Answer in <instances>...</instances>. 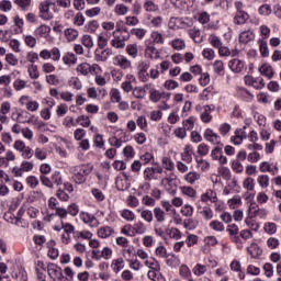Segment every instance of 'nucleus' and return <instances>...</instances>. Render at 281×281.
<instances>
[{
	"instance_id": "obj_10",
	"label": "nucleus",
	"mask_w": 281,
	"mask_h": 281,
	"mask_svg": "<svg viewBox=\"0 0 281 281\" xmlns=\"http://www.w3.org/2000/svg\"><path fill=\"white\" fill-rule=\"evenodd\" d=\"M244 82L247 87H252V89H257L258 91L265 89V79L262 77L246 75L244 77Z\"/></svg>"
},
{
	"instance_id": "obj_21",
	"label": "nucleus",
	"mask_w": 281,
	"mask_h": 281,
	"mask_svg": "<svg viewBox=\"0 0 281 281\" xmlns=\"http://www.w3.org/2000/svg\"><path fill=\"white\" fill-rule=\"evenodd\" d=\"M228 68L233 74H240L245 69V60L234 58L228 61Z\"/></svg>"
},
{
	"instance_id": "obj_12",
	"label": "nucleus",
	"mask_w": 281,
	"mask_h": 281,
	"mask_svg": "<svg viewBox=\"0 0 281 281\" xmlns=\"http://www.w3.org/2000/svg\"><path fill=\"white\" fill-rule=\"evenodd\" d=\"M79 218L82 221V223H85V225H88V227L95 228L100 226V221L97 218V216L89 212H80Z\"/></svg>"
},
{
	"instance_id": "obj_6",
	"label": "nucleus",
	"mask_w": 281,
	"mask_h": 281,
	"mask_svg": "<svg viewBox=\"0 0 281 281\" xmlns=\"http://www.w3.org/2000/svg\"><path fill=\"white\" fill-rule=\"evenodd\" d=\"M157 175H164V167H161V165L145 168L143 171V179L144 181H157V179H159Z\"/></svg>"
},
{
	"instance_id": "obj_19",
	"label": "nucleus",
	"mask_w": 281,
	"mask_h": 281,
	"mask_svg": "<svg viewBox=\"0 0 281 281\" xmlns=\"http://www.w3.org/2000/svg\"><path fill=\"white\" fill-rule=\"evenodd\" d=\"M11 120L13 122H19V124H30V119H27V111L21 109L11 114Z\"/></svg>"
},
{
	"instance_id": "obj_31",
	"label": "nucleus",
	"mask_w": 281,
	"mask_h": 281,
	"mask_svg": "<svg viewBox=\"0 0 281 281\" xmlns=\"http://www.w3.org/2000/svg\"><path fill=\"white\" fill-rule=\"evenodd\" d=\"M226 232L229 235L231 240H233V243H238L239 238H238V234L240 233V228H238V225L236 224H229L226 227Z\"/></svg>"
},
{
	"instance_id": "obj_9",
	"label": "nucleus",
	"mask_w": 281,
	"mask_h": 281,
	"mask_svg": "<svg viewBox=\"0 0 281 281\" xmlns=\"http://www.w3.org/2000/svg\"><path fill=\"white\" fill-rule=\"evenodd\" d=\"M112 63L115 67H120V69H123V71H128L133 69V63L131 61V59L122 54L115 55L112 58Z\"/></svg>"
},
{
	"instance_id": "obj_17",
	"label": "nucleus",
	"mask_w": 281,
	"mask_h": 281,
	"mask_svg": "<svg viewBox=\"0 0 281 281\" xmlns=\"http://www.w3.org/2000/svg\"><path fill=\"white\" fill-rule=\"evenodd\" d=\"M209 201L211 203H216V201H218V195L216 194V191L212 189H206V191L200 195V200H198L196 203H200L201 205V203H209Z\"/></svg>"
},
{
	"instance_id": "obj_45",
	"label": "nucleus",
	"mask_w": 281,
	"mask_h": 281,
	"mask_svg": "<svg viewBox=\"0 0 281 281\" xmlns=\"http://www.w3.org/2000/svg\"><path fill=\"white\" fill-rule=\"evenodd\" d=\"M76 71L79 74V76H89V74H91V64L81 63L77 65Z\"/></svg>"
},
{
	"instance_id": "obj_27",
	"label": "nucleus",
	"mask_w": 281,
	"mask_h": 281,
	"mask_svg": "<svg viewBox=\"0 0 281 281\" xmlns=\"http://www.w3.org/2000/svg\"><path fill=\"white\" fill-rule=\"evenodd\" d=\"M188 34L196 45H201V43H203V35L201 34V30L196 26L189 29Z\"/></svg>"
},
{
	"instance_id": "obj_64",
	"label": "nucleus",
	"mask_w": 281,
	"mask_h": 281,
	"mask_svg": "<svg viewBox=\"0 0 281 281\" xmlns=\"http://www.w3.org/2000/svg\"><path fill=\"white\" fill-rule=\"evenodd\" d=\"M68 86L76 89V91H80L82 89V81L78 77H70L68 79Z\"/></svg>"
},
{
	"instance_id": "obj_22",
	"label": "nucleus",
	"mask_w": 281,
	"mask_h": 281,
	"mask_svg": "<svg viewBox=\"0 0 281 281\" xmlns=\"http://www.w3.org/2000/svg\"><path fill=\"white\" fill-rule=\"evenodd\" d=\"M93 164L88 162V164H81V165H76L70 167V170H77V172H80L85 175L86 177H89L91 172H93Z\"/></svg>"
},
{
	"instance_id": "obj_28",
	"label": "nucleus",
	"mask_w": 281,
	"mask_h": 281,
	"mask_svg": "<svg viewBox=\"0 0 281 281\" xmlns=\"http://www.w3.org/2000/svg\"><path fill=\"white\" fill-rule=\"evenodd\" d=\"M155 54H159V52L157 50V47H155V44H153V42H150V40H146L145 41L146 58H150L153 60V58H155Z\"/></svg>"
},
{
	"instance_id": "obj_5",
	"label": "nucleus",
	"mask_w": 281,
	"mask_h": 281,
	"mask_svg": "<svg viewBox=\"0 0 281 281\" xmlns=\"http://www.w3.org/2000/svg\"><path fill=\"white\" fill-rule=\"evenodd\" d=\"M56 5L52 0H44L40 3V19L43 21H52L54 19V12L49 8Z\"/></svg>"
},
{
	"instance_id": "obj_51",
	"label": "nucleus",
	"mask_w": 281,
	"mask_h": 281,
	"mask_svg": "<svg viewBox=\"0 0 281 281\" xmlns=\"http://www.w3.org/2000/svg\"><path fill=\"white\" fill-rule=\"evenodd\" d=\"M243 188L248 192H254L256 190V180L249 176L246 177L243 181Z\"/></svg>"
},
{
	"instance_id": "obj_42",
	"label": "nucleus",
	"mask_w": 281,
	"mask_h": 281,
	"mask_svg": "<svg viewBox=\"0 0 281 281\" xmlns=\"http://www.w3.org/2000/svg\"><path fill=\"white\" fill-rule=\"evenodd\" d=\"M101 27L103 32L101 34H108V36H112L111 32H115L117 27L115 26V22L113 21H104L101 23Z\"/></svg>"
},
{
	"instance_id": "obj_55",
	"label": "nucleus",
	"mask_w": 281,
	"mask_h": 281,
	"mask_svg": "<svg viewBox=\"0 0 281 281\" xmlns=\"http://www.w3.org/2000/svg\"><path fill=\"white\" fill-rule=\"evenodd\" d=\"M133 227H134L135 236H137V235L142 236V235L146 234V232H148L146 224H144V222H142V221L136 222L133 225Z\"/></svg>"
},
{
	"instance_id": "obj_56",
	"label": "nucleus",
	"mask_w": 281,
	"mask_h": 281,
	"mask_svg": "<svg viewBox=\"0 0 281 281\" xmlns=\"http://www.w3.org/2000/svg\"><path fill=\"white\" fill-rule=\"evenodd\" d=\"M257 183L260 188H262V190H267V188H269V183H270V178L269 175H259L257 177Z\"/></svg>"
},
{
	"instance_id": "obj_8",
	"label": "nucleus",
	"mask_w": 281,
	"mask_h": 281,
	"mask_svg": "<svg viewBox=\"0 0 281 281\" xmlns=\"http://www.w3.org/2000/svg\"><path fill=\"white\" fill-rule=\"evenodd\" d=\"M47 273L53 281H67V278L63 274V268L56 263H48Z\"/></svg>"
},
{
	"instance_id": "obj_14",
	"label": "nucleus",
	"mask_w": 281,
	"mask_h": 281,
	"mask_svg": "<svg viewBox=\"0 0 281 281\" xmlns=\"http://www.w3.org/2000/svg\"><path fill=\"white\" fill-rule=\"evenodd\" d=\"M171 95L172 94L170 92H166V91L161 92L156 88H151L149 90V100L154 104H157V102H159L160 100H168Z\"/></svg>"
},
{
	"instance_id": "obj_50",
	"label": "nucleus",
	"mask_w": 281,
	"mask_h": 281,
	"mask_svg": "<svg viewBox=\"0 0 281 281\" xmlns=\"http://www.w3.org/2000/svg\"><path fill=\"white\" fill-rule=\"evenodd\" d=\"M166 225H164V222H155L154 224V232L156 236H160V238H166Z\"/></svg>"
},
{
	"instance_id": "obj_41",
	"label": "nucleus",
	"mask_w": 281,
	"mask_h": 281,
	"mask_svg": "<svg viewBox=\"0 0 281 281\" xmlns=\"http://www.w3.org/2000/svg\"><path fill=\"white\" fill-rule=\"evenodd\" d=\"M169 45L176 52H183V49H186V41L183 38H173L169 42Z\"/></svg>"
},
{
	"instance_id": "obj_4",
	"label": "nucleus",
	"mask_w": 281,
	"mask_h": 281,
	"mask_svg": "<svg viewBox=\"0 0 281 281\" xmlns=\"http://www.w3.org/2000/svg\"><path fill=\"white\" fill-rule=\"evenodd\" d=\"M19 104L20 106H24V109L31 113H36L41 106V103H38L36 100H33L29 94L21 95L19 99Z\"/></svg>"
},
{
	"instance_id": "obj_39",
	"label": "nucleus",
	"mask_w": 281,
	"mask_h": 281,
	"mask_svg": "<svg viewBox=\"0 0 281 281\" xmlns=\"http://www.w3.org/2000/svg\"><path fill=\"white\" fill-rule=\"evenodd\" d=\"M181 194H183V196H188L189 199H196V189H194L191 186H181L179 188Z\"/></svg>"
},
{
	"instance_id": "obj_49",
	"label": "nucleus",
	"mask_w": 281,
	"mask_h": 281,
	"mask_svg": "<svg viewBox=\"0 0 281 281\" xmlns=\"http://www.w3.org/2000/svg\"><path fill=\"white\" fill-rule=\"evenodd\" d=\"M139 161L143 166H148V164H155V156L150 151H145L139 156Z\"/></svg>"
},
{
	"instance_id": "obj_46",
	"label": "nucleus",
	"mask_w": 281,
	"mask_h": 281,
	"mask_svg": "<svg viewBox=\"0 0 281 281\" xmlns=\"http://www.w3.org/2000/svg\"><path fill=\"white\" fill-rule=\"evenodd\" d=\"M254 38H256V35L251 31H244L239 34V43H244V45L251 43Z\"/></svg>"
},
{
	"instance_id": "obj_61",
	"label": "nucleus",
	"mask_w": 281,
	"mask_h": 281,
	"mask_svg": "<svg viewBox=\"0 0 281 281\" xmlns=\"http://www.w3.org/2000/svg\"><path fill=\"white\" fill-rule=\"evenodd\" d=\"M91 194L98 203H102V201H104L106 199V195L104 194V192H102V190H100L98 188H92Z\"/></svg>"
},
{
	"instance_id": "obj_15",
	"label": "nucleus",
	"mask_w": 281,
	"mask_h": 281,
	"mask_svg": "<svg viewBox=\"0 0 281 281\" xmlns=\"http://www.w3.org/2000/svg\"><path fill=\"white\" fill-rule=\"evenodd\" d=\"M259 171L262 172V175L269 172L272 175V177H276L278 172H280V168L278 167V164H271L269 161H261L259 164Z\"/></svg>"
},
{
	"instance_id": "obj_35",
	"label": "nucleus",
	"mask_w": 281,
	"mask_h": 281,
	"mask_svg": "<svg viewBox=\"0 0 281 281\" xmlns=\"http://www.w3.org/2000/svg\"><path fill=\"white\" fill-rule=\"evenodd\" d=\"M165 259L167 267H170L171 269H177V267L181 265V259L175 254H169Z\"/></svg>"
},
{
	"instance_id": "obj_44",
	"label": "nucleus",
	"mask_w": 281,
	"mask_h": 281,
	"mask_svg": "<svg viewBox=\"0 0 281 281\" xmlns=\"http://www.w3.org/2000/svg\"><path fill=\"white\" fill-rule=\"evenodd\" d=\"M64 65L67 67H71V65H76L78 63V57L74 53H66L61 58Z\"/></svg>"
},
{
	"instance_id": "obj_2",
	"label": "nucleus",
	"mask_w": 281,
	"mask_h": 281,
	"mask_svg": "<svg viewBox=\"0 0 281 281\" xmlns=\"http://www.w3.org/2000/svg\"><path fill=\"white\" fill-rule=\"evenodd\" d=\"M113 38L110 44L114 47V49H124L126 47V41L131 40V33H128L127 29H116L112 32Z\"/></svg>"
},
{
	"instance_id": "obj_18",
	"label": "nucleus",
	"mask_w": 281,
	"mask_h": 281,
	"mask_svg": "<svg viewBox=\"0 0 281 281\" xmlns=\"http://www.w3.org/2000/svg\"><path fill=\"white\" fill-rule=\"evenodd\" d=\"M195 207L204 221H212L214 218V211H212V207L207 205L201 206V202H195Z\"/></svg>"
},
{
	"instance_id": "obj_24",
	"label": "nucleus",
	"mask_w": 281,
	"mask_h": 281,
	"mask_svg": "<svg viewBox=\"0 0 281 281\" xmlns=\"http://www.w3.org/2000/svg\"><path fill=\"white\" fill-rule=\"evenodd\" d=\"M113 234H115V229H113V227L109 226V225H103L101 227L98 228L97 231V236L99 238H111V236H113Z\"/></svg>"
},
{
	"instance_id": "obj_7",
	"label": "nucleus",
	"mask_w": 281,
	"mask_h": 281,
	"mask_svg": "<svg viewBox=\"0 0 281 281\" xmlns=\"http://www.w3.org/2000/svg\"><path fill=\"white\" fill-rule=\"evenodd\" d=\"M161 186L165 187L166 191L169 194H177V175L175 173H169L165 178L161 179L160 181Z\"/></svg>"
},
{
	"instance_id": "obj_47",
	"label": "nucleus",
	"mask_w": 281,
	"mask_h": 281,
	"mask_svg": "<svg viewBox=\"0 0 281 281\" xmlns=\"http://www.w3.org/2000/svg\"><path fill=\"white\" fill-rule=\"evenodd\" d=\"M154 218L156 223H166V211L159 206L154 209Z\"/></svg>"
},
{
	"instance_id": "obj_40",
	"label": "nucleus",
	"mask_w": 281,
	"mask_h": 281,
	"mask_svg": "<svg viewBox=\"0 0 281 281\" xmlns=\"http://www.w3.org/2000/svg\"><path fill=\"white\" fill-rule=\"evenodd\" d=\"M109 38H111L109 33H100L97 37L98 49H104L109 45Z\"/></svg>"
},
{
	"instance_id": "obj_30",
	"label": "nucleus",
	"mask_w": 281,
	"mask_h": 281,
	"mask_svg": "<svg viewBox=\"0 0 281 281\" xmlns=\"http://www.w3.org/2000/svg\"><path fill=\"white\" fill-rule=\"evenodd\" d=\"M247 252L249 254L250 258L258 260L260 256H262V249L258 244L251 243L249 247H247Z\"/></svg>"
},
{
	"instance_id": "obj_11",
	"label": "nucleus",
	"mask_w": 281,
	"mask_h": 281,
	"mask_svg": "<svg viewBox=\"0 0 281 281\" xmlns=\"http://www.w3.org/2000/svg\"><path fill=\"white\" fill-rule=\"evenodd\" d=\"M113 258V249L109 246L103 247L102 250H92V260H111Z\"/></svg>"
},
{
	"instance_id": "obj_52",
	"label": "nucleus",
	"mask_w": 281,
	"mask_h": 281,
	"mask_svg": "<svg viewBox=\"0 0 281 281\" xmlns=\"http://www.w3.org/2000/svg\"><path fill=\"white\" fill-rule=\"evenodd\" d=\"M113 12L116 16H126L128 14V8L124 3H116Z\"/></svg>"
},
{
	"instance_id": "obj_26",
	"label": "nucleus",
	"mask_w": 281,
	"mask_h": 281,
	"mask_svg": "<svg viewBox=\"0 0 281 281\" xmlns=\"http://www.w3.org/2000/svg\"><path fill=\"white\" fill-rule=\"evenodd\" d=\"M192 155H194V147L188 144L184 146L183 151L180 154L181 160L186 164H190L192 161Z\"/></svg>"
},
{
	"instance_id": "obj_1",
	"label": "nucleus",
	"mask_w": 281,
	"mask_h": 281,
	"mask_svg": "<svg viewBox=\"0 0 281 281\" xmlns=\"http://www.w3.org/2000/svg\"><path fill=\"white\" fill-rule=\"evenodd\" d=\"M148 270L147 278L151 281H166V277L161 274V263L155 257H150L143 263Z\"/></svg>"
},
{
	"instance_id": "obj_25",
	"label": "nucleus",
	"mask_w": 281,
	"mask_h": 281,
	"mask_svg": "<svg viewBox=\"0 0 281 281\" xmlns=\"http://www.w3.org/2000/svg\"><path fill=\"white\" fill-rule=\"evenodd\" d=\"M52 32V27L42 24L38 27L35 29L34 34L38 38H45L46 41H49V34Z\"/></svg>"
},
{
	"instance_id": "obj_54",
	"label": "nucleus",
	"mask_w": 281,
	"mask_h": 281,
	"mask_svg": "<svg viewBox=\"0 0 281 281\" xmlns=\"http://www.w3.org/2000/svg\"><path fill=\"white\" fill-rule=\"evenodd\" d=\"M254 120L256 124H258L259 128H267V116L260 114V112H255Z\"/></svg>"
},
{
	"instance_id": "obj_16",
	"label": "nucleus",
	"mask_w": 281,
	"mask_h": 281,
	"mask_svg": "<svg viewBox=\"0 0 281 281\" xmlns=\"http://www.w3.org/2000/svg\"><path fill=\"white\" fill-rule=\"evenodd\" d=\"M246 127L236 128L233 136H231V142L234 146H240L245 139H247V132L245 131Z\"/></svg>"
},
{
	"instance_id": "obj_59",
	"label": "nucleus",
	"mask_w": 281,
	"mask_h": 281,
	"mask_svg": "<svg viewBox=\"0 0 281 281\" xmlns=\"http://www.w3.org/2000/svg\"><path fill=\"white\" fill-rule=\"evenodd\" d=\"M132 95H134L136 100H146V88L135 87L134 90H132Z\"/></svg>"
},
{
	"instance_id": "obj_60",
	"label": "nucleus",
	"mask_w": 281,
	"mask_h": 281,
	"mask_svg": "<svg viewBox=\"0 0 281 281\" xmlns=\"http://www.w3.org/2000/svg\"><path fill=\"white\" fill-rule=\"evenodd\" d=\"M161 164L165 168V170H168V172H173L175 170V161L168 156H164L161 158Z\"/></svg>"
},
{
	"instance_id": "obj_63",
	"label": "nucleus",
	"mask_w": 281,
	"mask_h": 281,
	"mask_svg": "<svg viewBox=\"0 0 281 281\" xmlns=\"http://www.w3.org/2000/svg\"><path fill=\"white\" fill-rule=\"evenodd\" d=\"M126 54H128L131 58H137V56H139V47L137 44H128L126 46Z\"/></svg>"
},
{
	"instance_id": "obj_57",
	"label": "nucleus",
	"mask_w": 281,
	"mask_h": 281,
	"mask_svg": "<svg viewBox=\"0 0 281 281\" xmlns=\"http://www.w3.org/2000/svg\"><path fill=\"white\" fill-rule=\"evenodd\" d=\"M193 276L201 278V276H205L207 273V266L203 263H196L193 269Z\"/></svg>"
},
{
	"instance_id": "obj_36",
	"label": "nucleus",
	"mask_w": 281,
	"mask_h": 281,
	"mask_svg": "<svg viewBox=\"0 0 281 281\" xmlns=\"http://www.w3.org/2000/svg\"><path fill=\"white\" fill-rule=\"evenodd\" d=\"M150 38L149 41L153 45H164L166 43V37L159 31H151Z\"/></svg>"
},
{
	"instance_id": "obj_29",
	"label": "nucleus",
	"mask_w": 281,
	"mask_h": 281,
	"mask_svg": "<svg viewBox=\"0 0 281 281\" xmlns=\"http://www.w3.org/2000/svg\"><path fill=\"white\" fill-rule=\"evenodd\" d=\"M7 221L8 223H11V225H15L16 227H22V229H27V227H30V223L23 220V217H16V216L10 215Z\"/></svg>"
},
{
	"instance_id": "obj_32",
	"label": "nucleus",
	"mask_w": 281,
	"mask_h": 281,
	"mask_svg": "<svg viewBox=\"0 0 281 281\" xmlns=\"http://www.w3.org/2000/svg\"><path fill=\"white\" fill-rule=\"evenodd\" d=\"M111 269L113 273H120L126 267V262L124 261V258L119 257L116 259H113L111 262Z\"/></svg>"
},
{
	"instance_id": "obj_62",
	"label": "nucleus",
	"mask_w": 281,
	"mask_h": 281,
	"mask_svg": "<svg viewBox=\"0 0 281 281\" xmlns=\"http://www.w3.org/2000/svg\"><path fill=\"white\" fill-rule=\"evenodd\" d=\"M194 124H196V116H189L187 120L182 121V127L187 131H194Z\"/></svg>"
},
{
	"instance_id": "obj_58",
	"label": "nucleus",
	"mask_w": 281,
	"mask_h": 281,
	"mask_svg": "<svg viewBox=\"0 0 281 281\" xmlns=\"http://www.w3.org/2000/svg\"><path fill=\"white\" fill-rule=\"evenodd\" d=\"M238 95L241 98V100H244V102H254V94H251V92L245 88H240L238 90Z\"/></svg>"
},
{
	"instance_id": "obj_20",
	"label": "nucleus",
	"mask_w": 281,
	"mask_h": 281,
	"mask_svg": "<svg viewBox=\"0 0 281 281\" xmlns=\"http://www.w3.org/2000/svg\"><path fill=\"white\" fill-rule=\"evenodd\" d=\"M111 57V49L109 48H97L94 50V59L97 63H106Z\"/></svg>"
},
{
	"instance_id": "obj_43",
	"label": "nucleus",
	"mask_w": 281,
	"mask_h": 281,
	"mask_svg": "<svg viewBox=\"0 0 281 281\" xmlns=\"http://www.w3.org/2000/svg\"><path fill=\"white\" fill-rule=\"evenodd\" d=\"M72 173V181L76 183V186H83V183H87V177L78 170H70Z\"/></svg>"
},
{
	"instance_id": "obj_34",
	"label": "nucleus",
	"mask_w": 281,
	"mask_h": 281,
	"mask_svg": "<svg viewBox=\"0 0 281 281\" xmlns=\"http://www.w3.org/2000/svg\"><path fill=\"white\" fill-rule=\"evenodd\" d=\"M183 179L190 186H194V183L201 181V173L196 171H189L187 175L183 176Z\"/></svg>"
},
{
	"instance_id": "obj_48",
	"label": "nucleus",
	"mask_w": 281,
	"mask_h": 281,
	"mask_svg": "<svg viewBox=\"0 0 281 281\" xmlns=\"http://www.w3.org/2000/svg\"><path fill=\"white\" fill-rule=\"evenodd\" d=\"M229 210H238L243 205V198L240 195H235L227 201Z\"/></svg>"
},
{
	"instance_id": "obj_37",
	"label": "nucleus",
	"mask_w": 281,
	"mask_h": 281,
	"mask_svg": "<svg viewBox=\"0 0 281 281\" xmlns=\"http://www.w3.org/2000/svg\"><path fill=\"white\" fill-rule=\"evenodd\" d=\"M212 106L211 105H204L203 106V111L200 115V120L201 122H203V124H210L212 122Z\"/></svg>"
},
{
	"instance_id": "obj_53",
	"label": "nucleus",
	"mask_w": 281,
	"mask_h": 281,
	"mask_svg": "<svg viewBox=\"0 0 281 281\" xmlns=\"http://www.w3.org/2000/svg\"><path fill=\"white\" fill-rule=\"evenodd\" d=\"M195 162H196V168H199V170H201L202 172H210V168H212V166L210 165V161L203 158H196Z\"/></svg>"
},
{
	"instance_id": "obj_3",
	"label": "nucleus",
	"mask_w": 281,
	"mask_h": 281,
	"mask_svg": "<svg viewBox=\"0 0 281 281\" xmlns=\"http://www.w3.org/2000/svg\"><path fill=\"white\" fill-rule=\"evenodd\" d=\"M234 5L236 12L233 19V23L235 25H245V23H247V21L251 19V15H249L247 11H245V3H243V1L240 0H237L234 2Z\"/></svg>"
},
{
	"instance_id": "obj_23",
	"label": "nucleus",
	"mask_w": 281,
	"mask_h": 281,
	"mask_svg": "<svg viewBox=\"0 0 281 281\" xmlns=\"http://www.w3.org/2000/svg\"><path fill=\"white\" fill-rule=\"evenodd\" d=\"M46 246L48 249V258H50V260H57L58 256H60V251H58V248H56V241L54 239H50L47 241Z\"/></svg>"
},
{
	"instance_id": "obj_13",
	"label": "nucleus",
	"mask_w": 281,
	"mask_h": 281,
	"mask_svg": "<svg viewBox=\"0 0 281 281\" xmlns=\"http://www.w3.org/2000/svg\"><path fill=\"white\" fill-rule=\"evenodd\" d=\"M203 137L205 142H209V144L213 146H223V144H221V135L210 127L204 130Z\"/></svg>"
},
{
	"instance_id": "obj_38",
	"label": "nucleus",
	"mask_w": 281,
	"mask_h": 281,
	"mask_svg": "<svg viewBox=\"0 0 281 281\" xmlns=\"http://www.w3.org/2000/svg\"><path fill=\"white\" fill-rule=\"evenodd\" d=\"M258 71L261 76H265L268 78V80H271L273 78V67L269 64H262L259 68Z\"/></svg>"
},
{
	"instance_id": "obj_33",
	"label": "nucleus",
	"mask_w": 281,
	"mask_h": 281,
	"mask_svg": "<svg viewBox=\"0 0 281 281\" xmlns=\"http://www.w3.org/2000/svg\"><path fill=\"white\" fill-rule=\"evenodd\" d=\"M64 36L68 43H74L75 41L78 40V36H80V32L76 29H65L64 31Z\"/></svg>"
}]
</instances>
